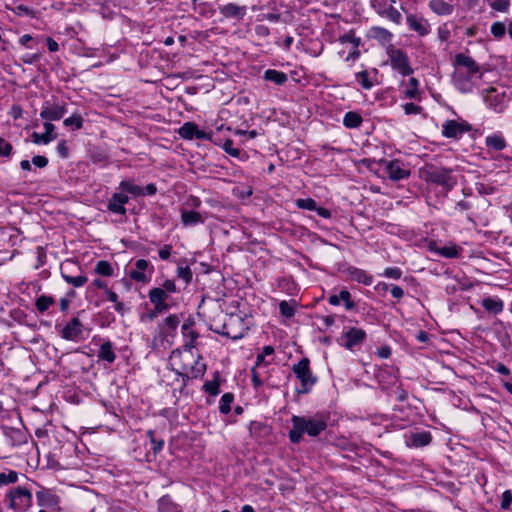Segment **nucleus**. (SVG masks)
<instances>
[{"label":"nucleus","mask_w":512,"mask_h":512,"mask_svg":"<svg viewBox=\"0 0 512 512\" xmlns=\"http://www.w3.org/2000/svg\"><path fill=\"white\" fill-rule=\"evenodd\" d=\"M429 248L431 251H436L441 256L446 258H457L459 256V251L455 246H444L442 248H436V243L431 242L429 244Z\"/></svg>","instance_id":"35"},{"label":"nucleus","mask_w":512,"mask_h":512,"mask_svg":"<svg viewBox=\"0 0 512 512\" xmlns=\"http://www.w3.org/2000/svg\"><path fill=\"white\" fill-rule=\"evenodd\" d=\"M385 171L392 181H400L410 176V170L406 169L398 159L385 161Z\"/></svg>","instance_id":"16"},{"label":"nucleus","mask_w":512,"mask_h":512,"mask_svg":"<svg viewBox=\"0 0 512 512\" xmlns=\"http://www.w3.org/2000/svg\"><path fill=\"white\" fill-rule=\"evenodd\" d=\"M339 41L341 43H352L355 48H357L360 45V38L355 37L353 31H349L348 33L343 34L339 37Z\"/></svg>","instance_id":"52"},{"label":"nucleus","mask_w":512,"mask_h":512,"mask_svg":"<svg viewBox=\"0 0 512 512\" xmlns=\"http://www.w3.org/2000/svg\"><path fill=\"white\" fill-rule=\"evenodd\" d=\"M219 11L225 18H232L237 20H242L246 15V7L239 6L235 3H228L223 5L219 7Z\"/></svg>","instance_id":"24"},{"label":"nucleus","mask_w":512,"mask_h":512,"mask_svg":"<svg viewBox=\"0 0 512 512\" xmlns=\"http://www.w3.org/2000/svg\"><path fill=\"white\" fill-rule=\"evenodd\" d=\"M310 361L304 357L294 364L292 367L293 373L296 375L301 383V387L298 390L299 394H307L311 391L312 387L317 382V377L312 374L310 370Z\"/></svg>","instance_id":"4"},{"label":"nucleus","mask_w":512,"mask_h":512,"mask_svg":"<svg viewBox=\"0 0 512 512\" xmlns=\"http://www.w3.org/2000/svg\"><path fill=\"white\" fill-rule=\"evenodd\" d=\"M216 145L222 147L223 150L231 157L238 158L240 160H245L247 158L246 153L233 147V140L229 137H221V144Z\"/></svg>","instance_id":"25"},{"label":"nucleus","mask_w":512,"mask_h":512,"mask_svg":"<svg viewBox=\"0 0 512 512\" xmlns=\"http://www.w3.org/2000/svg\"><path fill=\"white\" fill-rule=\"evenodd\" d=\"M247 331L248 327L245 325L242 317L230 315L227 321L222 325L221 330L217 332L223 336L237 340L244 337Z\"/></svg>","instance_id":"8"},{"label":"nucleus","mask_w":512,"mask_h":512,"mask_svg":"<svg viewBox=\"0 0 512 512\" xmlns=\"http://www.w3.org/2000/svg\"><path fill=\"white\" fill-rule=\"evenodd\" d=\"M6 498L9 501L8 507L16 512H25L32 506V493L25 487L11 489Z\"/></svg>","instance_id":"5"},{"label":"nucleus","mask_w":512,"mask_h":512,"mask_svg":"<svg viewBox=\"0 0 512 512\" xmlns=\"http://www.w3.org/2000/svg\"><path fill=\"white\" fill-rule=\"evenodd\" d=\"M13 151V146L6 141L4 138L0 137V157H10Z\"/></svg>","instance_id":"55"},{"label":"nucleus","mask_w":512,"mask_h":512,"mask_svg":"<svg viewBox=\"0 0 512 512\" xmlns=\"http://www.w3.org/2000/svg\"><path fill=\"white\" fill-rule=\"evenodd\" d=\"M418 87L419 81L416 78L411 77L408 80L407 88L404 91L405 96L409 99H416L419 95Z\"/></svg>","instance_id":"41"},{"label":"nucleus","mask_w":512,"mask_h":512,"mask_svg":"<svg viewBox=\"0 0 512 512\" xmlns=\"http://www.w3.org/2000/svg\"><path fill=\"white\" fill-rule=\"evenodd\" d=\"M343 337L346 338L344 346L351 350L365 341L366 332L363 329L351 327L343 333Z\"/></svg>","instance_id":"22"},{"label":"nucleus","mask_w":512,"mask_h":512,"mask_svg":"<svg viewBox=\"0 0 512 512\" xmlns=\"http://www.w3.org/2000/svg\"><path fill=\"white\" fill-rule=\"evenodd\" d=\"M396 0H371V7L381 17L390 20L396 25L402 22V15L395 7Z\"/></svg>","instance_id":"7"},{"label":"nucleus","mask_w":512,"mask_h":512,"mask_svg":"<svg viewBox=\"0 0 512 512\" xmlns=\"http://www.w3.org/2000/svg\"><path fill=\"white\" fill-rule=\"evenodd\" d=\"M181 319L179 315L172 314L165 318L164 322L162 323L161 330L162 333L171 335L178 327Z\"/></svg>","instance_id":"32"},{"label":"nucleus","mask_w":512,"mask_h":512,"mask_svg":"<svg viewBox=\"0 0 512 512\" xmlns=\"http://www.w3.org/2000/svg\"><path fill=\"white\" fill-rule=\"evenodd\" d=\"M55 300L51 296L41 295L36 299V308L39 312L44 313L47 311L53 304Z\"/></svg>","instance_id":"40"},{"label":"nucleus","mask_w":512,"mask_h":512,"mask_svg":"<svg viewBox=\"0 0 512 512\" xmlns=\"http://www.w3.org/2000/svg\"><path fill=\"white\" fill-rule=\"evenodd\" d=\"M81 268L76 261L66 260L60 266L61 276L62 278H66V276H72L78 274Z\"/></svg>","instance_id":"34"},{"label":"nucleus","mask_w":512,"mask_h":512,"mask_svg":"<svg viewBox=\"0 0 512 512\" xmlns=\"http://www.w3.org/2000/svg\"><path fill=\"white\" fill-rule=\"evenodd\" d=\"M35 496L37 505L46 509L57 508L60 502V497L53 490L45 487H40Z\"/></svg>","instance_id":"14"},{"label":"nucleus","mask_w":512,"mask_h":512,"mask_svg":"<svg viewBox=\"0 0 512 512\" xmlns=\"http://www.w3.org/2000/svg\"><path fill=\"white\" fill-rule=\"evenodd\" d=\"M32 163L38 168H44L48 165V159L45 156L37 155L32 158Z\"/></svg>","instance_id":"63"},{"label":"nucleus","mask_w":512,"mask_h":512,"mask_svg":"<svg viewBox=\"0 0 512 512\" xmlns=\"http://www.w3.org/2000/svg\"><path fill=\"white\" fill-rule=\"evenodd\" d=\"M177 275L186 283H189L192 280V271L188 266H179L177 268Z\"/></svg>","instance_id":"57"},{"label":"nucleus","mask_w":512,"mask_h":512,"mask_svg":"<svg viewBox=\"0 0 512 512\" xmlns=\"http://www.w3.org/2000/svg\"><path fill=\"white\" fill-rule=\"evenodd\" d=\"M65 113V106L51 104L49 101H46L43 104L40 116L42 119H45L47 121H57L60 120L65 115Z\"/></svg>","instance_id":"20"},{"label":"nucleus","mask_w":512,"mask_h":512,"mask_svg":"<svg viewBox=\"0 0 512 512\" xmlns=\"http://www.w3.org/2000/svg\"><path fill=\"white\" fill-rule=\"evenodd\" d=\"M263 78L266 81L275 83L276 85H284L288 81L286 73L274 69H267L264 72Z\"/></svg>","instance_id":"30"},{"label":"nucleus","mask_w":512,"mask_h":512,"mask_svg":"<svg viewBox=\"0 0 512 512\" xmlns=\"http://www.w3.org/2000/svg\"><path fill=\"white\" fill-rule=\"evenodd\" d=\"M158 508L160 512H180L179 506L173 503L168 495L159 499Z\"/></svg>","instance_id":"38"},{"label":"nucleus","mask_w":512,"mask_h":512,"mask_svg":"<svg viewBox=\"0 0 512 512\" xmlns=\"http://www.w3.org/2000/svg\"><path fill=\"white\" fill-rule=\"evenodd\" d=\"M64 280L68 284H70L76 288L82 287L88 281L87 277L80 273H78L76 275H72V276H66V278H64Z\"/></svg>","instance_id":"45"},{"label":"nucleus","mask_w":512,"mask_h":512,"mask_svg":"<svg viewBox=\"0 0 512 512\" xmlns=\"http://www.w3.org/2000/svg\"><path fill=\"white\" fill-rule=\"evenodd\" d=\"M32 141L35 144H48L56 138V136H47L45 133L33 132L31 135Z\"/></svg>","instance_id":"51"},{"label":"nucleus","mask_w":512,"mask_h":512,"mask_svg":"<svg viewBox=\"0 0 512 512\" xmlns=\"http://www.w3.org/2000/svg\"><path fill=\"white\" fill-rule=\"evenodd\" d=\"M512 503V491L506 490L502 493L500 507L503 510H508Z\"/></svg>","instance_id":"60"},{"label":"nucleus","mask_w":512,"mask_h":512,"mask_svg":"<svg viewBox=\"0 0 512 512\" xmlns=\"http://www.w3.org/2000/svg\"><path fill=\"white\" fill-rule=\"evenodd\" d=\"M340 301L344 302L346 310H353L356 303L351 299V294L348 290L343 289L339 292Z\"/></svg>","instance_id":"48"},{"label":"nucleus","mask_w":512,"mask_h":512,"mask_svg":"<svg viewBox=\"0 0 512 512\" xmlns=\"http://www.w3.org/2000/svg\"><path fill=\"white\" fill-rule=\"evenodd\" d=\"M510 4V0H492L489 6L497 12L506 13L510 8Z\"/></svg>","instance_id":"46"},{"label":"nucleus","mask_w":512,"mask_h":512,"mask_svg":"<svg viewBox=\"0 0 512 512\" xmlns=\"http://www.w3.org/2000/svg\"><path fill=\"white\" fill-rule=\"evenodd\" d=\"M406 21L410 30L423 37L431 32V27L427 19L423 16L407 13Z\"/></svg>","instance_id":"17"},{"label":"nucleus","mask_w":512,"mask_h":512,"mask_svg":"<svg viewBox=\"0 0 512 512\" xmlns=\"http://www.w3.org/2000/svg\"><path fill=\"white\" fill-rule=\"evenodd\" d=\"M429 8L439 16L452 14L454 6L444 0H430Z\"/></svg>","instance_id":"26"},{"label":"nucleus","mask_w":512,"mask_h":512,"mask_svg":"<svg viewBox=\"0 0 512 512\" xmlns=\"http://www.w3.org/2000/svg\"><path fill=\"white\" fill-rule=\"evenodd\" d=\"M420 177L426 182L442 186L447 191L453 189L457 180L452 175V169L426 164L419 170Z\"/></svg>","instance_id":"3"},{"label":"nucleus","mask_w":512,"mask_h":512,"mask_svg":"<svg viewBox=\"0 0 512 512\" xmlns=\"http://www.w3.org/2000/svg\"><path fill=\"white\" fill-rule=\"evenodd\" d=\"M203 389L205 390V392L209 393L210 395H213V396H216L220 393V389H219V382L214 380V381H207L204 386H203Z\"/></svg>","instance_id":"56"},{"label":"nucleus","mask_w":512,"mask_h":512,"mask_svg":"<svg viewBox=\"0 0 512 512\" xmlns=\"http://www.w3.org/2000/svg\"><path fill=\"white\" fill-rule=\"evenodd\" d=\"M403 109L405 114L411 115V114H418L421 112L422 108L412 102L405 103L403 105Z\"/></svg>","instance_id":"61"},{"label":"nucleus","mask_w":512,"mask_h":512,"mask_svg":"<svg viewBox=\"0 0 512 512\" xmlns=\"http://www.w3.org/2000/svg\"><path fill=\"white\" fill-rule=\"evenodd\" d=\"M57 152L58 154L63 158H68L69 156V150H68V147L66 145V141L65 140H61L58 145H57Z\"/></svg>","instance_id":"62"},{"label":"nucleus","mask_w":512,"mask_h":512,"mask_svg":"<svg viewBox=\"0 0 512 512\" xmlns=\"http://www.w3.org/2000/svg\"><path fill=\"white\" fill-rule=\"evenodd\" d=\"M505 33H506V26L503 22H494L491 25V34L495 38L501 39L502 37L505 36Z\"/></svg>","instance_id":"50"},{"label":"nucleus","mask_w":512,"mask_h":512,"mask_svg":"<svg viewBox=\"0 0 512 512\" xmlns=\"http://www.w3.org/2000/svg\"><path fill=\"white\" fill-rule=\"evenodd\" d=\"M348 271L350 278L358 283L371 285L373 282V277L362 269L350 268Z\"/></svg>","instance_id":"31"},{"label":"nucleus","mask_w":512,"mask_h":512,"mask_svg":"<svg viewBox=\"0 0 512 512\" xmlns=\"http://www.w3.org/2000/svg\"><path fill=\"white\" fill-rule=\"evenodd\" d=\"M356 78L364 89L368 90L372 88L373 83L369 80V74L367 71L364 70L356 73Z\"/></svg>","instance_id":"53"},{"label":"nucleus","mask_w":512,"mask_h":512,"mask_svg":"<svg viewBox=\"0 0 512 512\" xmlns=\"http://www.w3.org/2000/svg\"><path fill=\"white\" fill-rule=\"evenodd\" d=\"M316 201L312 198H300L296 200V206L301 209L314 211L316 209Z\"/></svg>","instance_id":"49"},{"label":"nucleus","mask_w":512,"mask_h":512,"mask_svg":"<svg viewBox=\"0 0 512 512\" xmlns=\"http://www.w3.org/2000/svg\"><path fill=\"white\" fill-rule=\"evenodd\" d=\"M105 294L107 296V299L114 303V309L118 313L123 315L125 312V305L123 302L118 300V295L114 291L110 290L109 288L106 289Z\"/></svg>","instance_id":"43"},{"label":"nucleus","mask_w":512,"mask_h":512,"mask_svg":"<svg viewBox=\"0 0 512 512\" xmlns=\"http://www.w3.org/2000/svg\"><path fill=\"white\" fill-rule=\"evenodd\" d=\"M453 66L455 69L462 68V71H467V73L470 75H478V78L481 77L479 65L472 57L464 53H458L455 55Z\"/></svg>","instance_id":"13"},{"label":"nucleus","mask_w":512,"mask_h":512,"mask_svg":"<svg viewBox=\"0 0 512 512\" xmlns=\"http://www.w3.org/2000/svg\"><path fill=\"white\" fill-rule=\"evenodd\" d=\"M482 307L489 313L497 315L504 309V303L499 298L486 297L481 302Z\"/></svg>","instance_id":"27"},{"label":"nucleus","mask_w":512,"mask_h":512,"mask_svg":"<svg viewBox=\"0 0 512 512\" xmlns=\"http://www.w3.org/2000/svg\"><path fill=\"white\" fill-rule=\"evenodd\" d=\"M234 401V395L230 392L223 394L220 400L219 411L222 414H228L231 411V404Z\"/></svg>","instance_id":"42"},{"label":"nucleus","mask_w":512,"mask_h":512,"mask_svg":"<svg viewBox=\"0 0 512 512\" xmlns=\"http://www.w3.org/2000/svg\"><path fill=\"white\" fill-rule=\"evenodd\" d=\"M119 189L123 191L125 194L129 193L134 197L143 196L144 190H142V187L134 184L131 181H121L119 184Z\"/></svg>","instance_id":"36"},{"label":"nucleus","mask_w":512,"mask_h":512,"mask_svg":"<svg viewBox=\"0 0 512 512\" xmlns=\"http://www.w3.org/2000/svg\"><path fill=\"white\" fill-rule=\"evenodd\" d=\"M94 271L96 274L101 276H112L114 273V269L110 262L106 260H100L96 263Z\"/></svg>","instance_id":"39"},{"label":"nucleus","mask_w":512,"mask_h":512,"mask_svg":"<svg viewBox=\"0 0 512 512\" xmlns=\"http://www.w3.org/2000/svg\"><path fill=\"white\" fill-rule=\"evenodd\" d=\"M382 276L397 280L401 278L402 271L398 267H388L384 270Z\"/></svg>","instance_id":"59"},{"label":"nucleus","mask_w":512,"mask_h":512,"mask_svg":"<svg viewBox=\"0 0 512 512\" xmlns=\"http://www.w3.org/2000/svg\"><path fill=\"white\" fill-rule=\"evenodd\" d=\"M341 449L353 452L357 449V445L354 443H351L345 439L339 440L337 444Z\"/></svg>","instance_id":"64"},{"label":"nucleus","mask_w":512,"mask_h":512,"mask_svg":"<svg viewBox=\"0 0 512 512\" xmlns=\"http://www.w3.org/2000/svg\"><path fill=\"white\" fill-rule=\"evenodd\" d=\"M85 327L78 317H73L59 329L60 336L68 341L78 342L84 339Z\"/></svg>","instance_id":"9"},{"label":"nucleus","mask_w":512,"mask_h":512,"mask_svg":"<svg viewBox=\"0 0 512 512\" xmlns=\"http://www.w3.org/2000/svg\"><path fill=\"white\" fill-rule=\"evenodd\" d=\"M129 197L123 191L114 193L107 203V209L115 214L125 215V204L128 203Z\"/></svg>","instance_id":"21"},{"label":"nucleus","mask_w":512,"mask_h":512,"mask_svg":"<svg viewBox=\"0 0 512 512\" xmlns=\"http://www.w3.org/2000/svg\"><path fill=\"white\" fill-rule=\"evenodd\" d=\"M388 55L392 69L398 71L403 76H408L413 73L409 57L403 50L392 49L388 52Z\"/></svg>","instance_id":"10"},{"label":"nucleus","mask_w":512,"mask_h":512,"mask_svg":"<svg viewBox=\"0 0 512 512\" xmlns=\"http://www.w3.org/2000/svg\"><path fill=\"white\" fill-rule=\"evenodd\" d=\"M187 347L188 349L185 351L178 349L173 350L170 355L172 370L175 371L178 376L182 377L184 386L190 379L203 377L206 371V365L200 362L199 359L194 358L191 352L193 345L191 344Z\"/></svg>","instance_id":"1"},{"label":"nucleus","mask_w":512,"mask_h":512,"mask_svg":"<svg viewBox=\"0 0 512 512\" xmlns=\"http://www.w3.org/2000/svg\"><path fill=\"white\" fill-rule=\"evenodd\" d=\"M476 75H470L467 71L461 69H455L452 75V82L454 86L462 93H469L473 90L474 82L473 78Z\"/></svg>","instance_id":"15"},{"label":"nucleus","mask_w":512,"mask_h":512,"mask_svg":"<svg viewBox=\"0 0 512 512\" xmlns=\"http://www.w3.org/2000/svg\"><path fill=\"white\" fill-rule=\"evenodd\" d=\"M291 422L293 428L289 431V440L293 444H298L304 433L316 437L327 428L326 418L319 414L314 417L293 415Z\"/></svg>","instance_id":"2"},{"label":"nucleus","mask_w":512,"mask_h":512,"mask_svg":"<svg viewBox=\"0 0 512 512\" xmlns=\"http://www.w3.org/2000/svg\"><path fill=\"white\" fill-rule=\"evenodd\" d=\"M148 436L150 437V441H151V444H152L153 452L156 454L159 451H161L163 449V446H164V441L162 439L157 440L154 437V432L152 430L148 431Z\"/></svg>","instance_id":"58"},{"label":"nucleus","mask_w":512,"mask_h":512,"mask_svg":"<svg viewBox=\"0 0 512 512\" xmlns=\"http://www.w3.org/2000/svg\"><path fill=\"white\" fill-rule=\"evenodd\" d=\"M100 360L108 363H113L116 359V354L113 350V344L111 341H105L101 346L97 354Z\"/></svg>","instance_id":"28"},{"label":"nucleus","mask_w":512,"mask_h":512,"mask_svg":"<svg viewBox=\"0 0 512 512\" xmlns=\"http://www.w3.org/2000/svg\"><path fill=\"white\" fill-rule=\"evenodd\" d=\"M362 117L359 113L349 111L344 115L343 124L347 128H357L362 123Z\"/></svg>","instance_id":"37"},{"label":"nucleus","mask_w":512,"mask_h":512,"mask_svg":"<svg viewBox=\"0 0 512 512\" xmlns=\"http://www.w3.org/2000/svg\"><path fill=\"white\" fill-rule=\"evenodd\" d=\"M148 297L150 303L153 304L154 307L161 309L167 312L170 309V304L167 302L169 295L166 294V291L160 287H154L149 290Z\"/></svg>","instance_id":"19"},{"label":"nucleus","mask_w":512,"mask_h":512,"mask_svg":"<svg viewBox=\"0 0 512 512\" xmlns=\"http://www.w3.org/2000/svg\"><path fill=\"white\" fill-rule=\"evenodd\" d=\"M154 272V267L145 259H138L135 268L129 272V277L140 283H148Z\"/></svg>","instance_id":"11"},{"label":"nucleus","mask_w":512,"mask_h":512,"mask_svg":"<svg viewBox=\"0 0 512 512\" xmlns=\"http://www.w3.org/2000/svg\"><path fill=\"white\" fill-rule=\"evenodd\" d=\"M18 480V473L16 471L10 470L8 473L1 472L0 473V487L12 484L17 482Z\"/></svg>","instance_id":"47"},{"label":"nucleus","mask_w":512,"mask_h":512,"mask_svg":"<svg viewBox=\"0 0 512 512\" xmlns=\"http://www.w3.org/2000/svg\"><path fill=\"white\" fill-rule=\"evenodd\" d=\"M432 435L429 431L413 432L406 437L408 447L420 448L430 444Z\"/></svg>","instance_id":"23"},{"label":"nucleus","mask_w":512,"mask_h":512,"mask_svg":"<svg viewBox=\"0 0 512 512\" xmlns=\"http://www.w3.org/2000/svg\"><path fill=\"white\" fill-rule=\"evenodd\" d=\"M484 99L486 104L497 113L503 112L506 107L505 92H499L496 88L489 89Z\"/></svg>","instance_id":"18"},{"label":"nucleus","mask_w":512,"mask_h":512,"mask_svg":"<svg viewBox=\"0 0 512 512\" xmlns=\"http://www.w3.org/2000/svg\"><path fill=\"white\" fill-rule=\"evenodd\" d=\"M181 221L184 226H194L203 223L204 219L199 212L183 209L181 211Z\"/></svg>","instance_id":"29"},{"label":"nucleus","mask_w":512,"mask_h":512,"mask_svg":"<svg viewBox=\"0 0 512 512\" xmlns=\"http://www.w3.org/2000/svg\"><path fill=\"white\" fill-rule=\"evenodd\" d=\"M83 118L79 114H73L72 116L66 118L63 124L66 127H71L72 129L79 130L83 127Z\"/></svg>","instance_id":"44"},{"label":"nucleus","mask_w":512,"mask_h":512,"mask_svg":"<svg viewBox=\"0 0 512 512\" xmlns=\"http://www.w3.org/2000/svg\"><path fill=\"white\" fill-rule=\"evenodd\" d=\"M279 310L280 313L287 318H291L295 314V309L285 300L279 303Z\"/></svg>","instance_id":"54"},{"label":"nucleus","mask_w":512,"mask_h":512,"mask_svg":"<svg viewBox=\"0 0 512 512\" xmlns=\"http://www.w3.org/2000/svg\"><path fill=\"white\" fill-rule=\"evenodd\" d=\"M486 146L495 150L501 151L506 147V141L504 137L500 134H493L487 136L485 139Z\"/></svg>","instance_id":"33"},{"label":"nucleus","mask_w":512,"mask_h":512,"mask_svg":"<svg viewBox=\"0 0 512 512\" xmlns=\"http://www.w3.org/2000/svg\"><path fill=\"white\" fill-rule=\"evenodd\" d=\"M472 127L466 121L447 120L442 125V135L446 138H460L464 133L471 131Z\"/></svg>","instance_id":"12"},{"label":"nucleus","mask_w":512,"mask_h":512,"mask_svg":"<svg viewBox=\"0 0 512 512\" xmlns=\"http://www.w3.org/2000/svg\"><path fill=\"white\" fill-rule=\"evenodd\" d=\"M178 134L183 139L187 140H208L213 144H221V137H217V133L214 131H203L198 128L194 122L184 123L178 130Z\"/></svg>","instance_id":"6"}]
</instances>
